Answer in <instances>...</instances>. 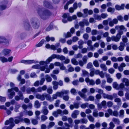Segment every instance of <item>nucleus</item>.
Here are the masks:
<instances>
[{
    "instance_id": "1",
    "label": "nucleus",
    "mask_w": 129,
    "mask_h": 129,
    "mask_svg": "<svg viewBox=\"0 0 129 129\" xmlns=\"http://www.w3.org/2000/svg\"><path fill=\"white\" fill-rule=\"evenodd\" d=\"M115 28L117 30V33L116 36H112V41L118 42L119 41L121 38V36L123 33V30L126 31V29L124 26L123 25H116Z\"/></svg>"
},
{
    "instance_id": "2",
    "label": "nucleus",
    "mask_w": 129,
    "mask_h": 129,
    "mask_svg": "<svg viewBox=\"0 0 129 129\" xmlns=\"http://www.w3.org/2000/svg\"><path fill=\"white\" fill-rule=\"evenodd\" d=\"M47 60L46 61H42L39 62L40 65L39 64H36L32 66V68L35 69H40L42 71H45V73H48L50 72V70L47 68V64L49 63L46 62Z\"/></svg>"
},
{
    "instance_id": "3",
    "label": "nucleus",
    "mask_w": 129,
    "mask_h": 129,
    "mask_svg": "<svg viewBox=\"0 0 129 129\" xmlns=\"http://www.w3.org/2000/svg\"><path fill=\"white\" fill-rule=\"evenodd\" d=\"M47 87L46 85H44L42 87H39L36 89L34 87L31 88L29 87L26 90L27 93L28 94L31 93V92L36 93L37 92H41L43 91L46 90Z\"/></svg>"
},
{
    "instance_id": "4",
    "label": "nucleus",
    "mask_w": 129,
    "mask_h": 129,
    "mask_svg": "<svg viewBox=\"0 0 129 129\" xmlns=\"http://www.w3.org/2000/svg\"><path fill=\"white\" fill-rule=\"evenodd\" d=\"M62 17V21L64 23L67 22L68 21H71L73 20L76 19L77 18L75 15H74L72 17L70 16V14L69 13L64 14Z\"/></svg>"
},
{
    "instance_id": "5",
    "label": "nucleus",
    "mask_w": 129,
    "mask_h": 129,
    "mask_svg": "<svg viewBox=\"0 0 129 129\" xmlns=\"http://www.w3.org/2000/svg\"><path fill=\"white\" fill-rule=\"evenodd\" d=\"M56 58L62 61L65 59V57L63 55H60L56 54H53L47 59L46 62H48L51 61L53 59Z\"/></svg>"
},
{
    "instance_id": "6",
    "label": "nucleus",
    "mask_w": 129,
    "mask_h": 129,
    "mask_svg": "<svg viewBox=\"0 0 129 129\" xmlns=\"http://www.w3.org/2000/svg\"><path fill=\"white\" fill-rule=\"evenodd\" d=\"M38 12L41 17L44 19L50 14V12L47 10L43 11L42 10H40Z\"/></svg>"
},
{
    "instance_id": "7",
    "label": "nucleus",
    "mask_w": 129,
    "mask_h": 129,
    "mask_svg": "<svg viewBox=\"0 0 129 129\" xmlns=\"http://www.w3.org/2000/svg\"><path fill=\"white\" fill-rule=\"evenodd\" d=\"M13 121V119L12 118H10L9 120H7L6 121L5 124L6 125L9 124L10 126L8 127L5 126L2 128V129H11L15 125Z\"/></svg>"
},
{
    "instance_id": "8",
    "label": "nucleus",
    "mask_w": 129,
    "mask_h": 129,
    "mask_svg": "<svg viewBox=\"0 0 129 129\" xmlns=\"http://www.w3.org/2000/svg\"><path fill=\"white\" fill-rule=\"evenodd\" d=\"M13 90L17 92L18 91L19 89L18 87H15L13 88H12L11 89H8V92L9 93L8 95L9 99H11L12 98L13 96L15 95V92L14 91H13Z\"/></svg>"
},
{
    "instance_id": "9",
    "label": "nucleus",
    "mask_w": 129,
    "mask_h": 129,
    "mask_svg": "<svg viewBox=\"0 0 129 129\" xmlns=\"http://www.w3.org/2000/svg\"><path fill=\"white\" fill-rule=\"evenodd\" d=\"M38 62V61L34 60H22L19 63H22L25 64H29L32 63H36Z\"/></svg>"
},
{
    "instance_id": "10",
    "label": "nucleus",
    "mask_w": 129,
    "mask_h": 129,
    "mask_svg": "<svg viewBox=\"0 0 129 129\" xmlns=\"http://www.w3.org/2000/svg\"><path fill=\"white\" fill-rule=\"evenodd\" d=\"M79 94L84 99L85 101H88L89 100L92 101H94V97L91 96H89L88 98H87L85 95L84 94L80 92H79Z\"/></svg>"
},
{
    "instance_id": "11",
    "label": "nucleus",
    "mask_w": 129,
    "mask_h": 129,
    "mask_svg": "<svg viewBox=\"0 0 129 129\" xmlns=\"http://www.w3.org/2000/svg\"><path fill=\"white\" fill-rule=\"evenodd\" d=\"M11 53V50L10 49H4L2 52V54L5 56L9 55Z\"/></svg>"
},
{
    "instance_id": "12",
    "label": "nucleus",
    "mask_w": 129,
    "mask_h": 129,
    "mask_svg": "<svg viewBox=\"0 0 129 129\" xmlns=\"http://www.w3.org/2000/svg\"><path fill=\"white\" fill-rule=\"evenodd\" d=\"M45 93L42 94L37 93L36 95V97L38 99L40 100L41 101H43L45 100Z\"/></svg>"
},
{
    "instance_id": "13",
    "label": "nucleus",
    "mask_w": 129,
    "mask_h": 129,
    "mask_svg": "<svg viewBox=\"0 0 129 129\" xmlns=\"http://www.w3.org/2000/svg\"><path fill=\"white\" fill-rule=\"evenodd\" d=\"M18 96L17 95L15 98V99L17 101H18L20 99L22 100L24 99V97L21 92L19 91L18 93Z\"/></svg>"
},
{
    "instance_id": "14",
    "label": "nucleus",
    "mask_w": 129,
    "mask_h": 129,
    "mask_svg": "<svg viewBox=\"0 0 129 129\" xmlns=\"http://www.w3.org/2000/svg\"><path fill=\"white\" fill-rule=\"evenodd\" d=\"M85 24L86 25H89V23L87 20L84 19L83 20V21L80 22L79 23V26L82 27L84 26Z\"/></svg>"
},
{
    "instance_id": "15",
    "label": "nucleus",
    "mask_w": 129,
    "mask_h": 129,
    "mask_svg": "<svg viewBox=\"0 0 129 129\" xmlns=\"http://www.w3.org/2000/svg\"><path fill=\"white\" fill-rule=\"evenodd\" d=\"M58 114H60L61 116L63 115V114L62 113V111L60 109H58L53 113V115L55 117H57L58 116Z\"/></svg>"
},
{
    "instance_id": "16",
    "label": "nucleus",
    "mask_w": 129,
    "mask_h": 129,
    "mask_svg": "<svg viewBox=\"0 0 129 129\" xmlns=\"http://www.w3.org/2000/svg\"><path fill=\"white\" fill-rule=\"evenodd\" d=\"M85 81L87 83L88 85H93L95 84V82L93 80L91 79L90 80L88 78L85 79Z\"/></svg>"
},
{
    "instance_id": "17",
    "label": "nucleus",
    "mask_w": 129,
    "mask_h": 129,
    "mask_svg": "<svg viewBox=\"0 0 129 129\" xmlns=\"http://www.w3.org/2000/svg\"><path fill=\"white\" fill-rule=\"evenodd\" d=\"M103 96L104 98H106L108 100H112L113 99V96L111 95H109L105 93H103Z\"/></svg>"
},
{
    "instance_id": "18",
    "label": "nucleus",
    "mask_w": 129,
    "mask_h": 129,
    "mask_svg": "<svg viewBox=\"0 0 129 129\" xmlns=\"http://www.w3.org/2000/svg\"><path fill=\"white\" fill-rule=\"evenodd\" d=\"M118 22L117 19L116 18L110 21L109 23V26L110 27H112L114 25V24H117Z\"/></svg>"
},
{
    "instance_id": "19",
    "label": "nucleus",
    "mask_w": 129,
    "mask_h": 129,
    "mask_svg": "<svg viewBox=\"0 0 129 129\" xmlns=\"http://www.w3.org/2000/svg\"><path fill=\"white\" fill-rule=\"evenodd\" d=\"M67 67L68 69V70H66L65 71L66 73H67L68 72H71L74 71V69L71 65L69 64L68 65Z\"/></svg>"
},
{
    "instance_id": "20",
    "label": "nucleus",
    "mask_w": 129,
    "mask_h": 129,
    "mask_svg": "<svg viewBox=\"0 0 129 129\" xmlns=\"http://www.w3.org/2000/svg\"><path fill=\"white\" fill-rule=\"evenodd\" d=\"M7 2L6 1L4 3H2L0 5V10H3L6 8V4Z\"/></svg>"
},
{
    "instance_id": "21",
    "label": "nucleus",
    "mask_w": 129,
    "mask_h": 129,
    "mask_svg": "<svg viewBox=\"0 0 129 129\" xmlns=\"http://www.w3.org/2000/svg\"><path fill=\"white\" fill-rule=\"evenodd\" d=\"M124 5L123 4H122L121 6L118 5H116L115 6L116 9L118 10H123L124 8Z\"/></svg>"
},
{
    "instance_id": "22",
    "label": "nucleus",
    "mask_w": 129,
    "mask_h": 129,
    "mask_svg": "<svg viewBox=\"0 0 129 129\" xmlns=\"http://www.w3.org/2000/svg\"><path fill=\"white\" fill-rule=\"evenodd\" d=\"M106 77L107 78V82L108 83H111L113 81V79L110 77V75L108 74H106Z\"/></svg>"
},
{
    "instance_id": "23",
    "label": "nucleus",
    "mask_w": 129,
    "mask_h": 129,
    "mask_svg": "<svg viewBox=\"0 0 129 129\" xmlns=\"http://www.w3.org/2000/svg\"><path fill=\"white\" fill-rule=\"evenodd\" d=\"M79 113V111L77 110H75L74 111L72 115V117L73 118H76L77 116Z\"/></svg>"
},
{
    "instance_id": "24",
    "label": "nucleus",
    "mask_w": 129,
    "mask_h": 129,
    "mask_svg": "<svg viewBox=\"0 0 129 129\" xmlns=\"http://www.w3.org/2000/svg\"><path fill=\"white\" fill-rule=\"evenodd\" d=\"M45 98L50 102H52L53 101V99L51 97L50 95L47 94L45 93Z\"/></svg>"
},
{
    "instance_id": "25",
    "label": "nucleus",
    "mask_w": 129,
    "mask_h": 129,
    "mask_svg": "<svg viewBox=\"0 0 129 129\" xmlns=\"http://www.w3.org/2000/svg\"><path fill=\"white\" fill-rule=\"evenodd\" d=\"M22 119L20 117H18L15 118L14 122L16 124L22 121Z\"/></svg>"
},
{
    "instance_id": "26",
    "label": "nucleus",
    "mask_w": 129,
    "mask_h": 129,
    "mask_svg": "<svg viewBox=\"0 0 129 129\" xmlns=\"http://www.w3.org/2000/svg\"><path fill=\"white\" fill-rule=\"evenodd\" d=\"M60 44L59 43H56V44L55 46L53 45H51L50 49L52 50H56V48L58 47L59 46H60Z\"/></svg>"
},
{
    "instance_id": "27",
    "label": "nucleus",
    "mask_w": 129,
    "mask_h": 129,
    "mask_svg": "<svg viewBox=\"0 0 129 129\" xmlns=\"http://www.w3.org/2000/svg\"><path fill=\"white\" fill-rule=\"evenodd\" d=\"M30 23L31 25L35 27V28H37L38 27H38H36V25L37 24V23L35 22V20L34 19H32L30 20Z\"/></svg>"
},
{
    "instance_id": "28",
    "label": "nucleus",
    "mask_w": 129,
    "mask_h": 129,
    "mask_svg": "<svg viewBox=\"0 0 129 129\" xmlns=\"http://www.w3.org/2000/svg\"><path fill=\"white\" fill-rule=\"evenodd\" d=\"M125 46V44L122 42H121L120 43V46L118 47L120 51H122L124 48Z\"/></svg>"
},
{
    "instance_id": "29",
    "label": "nucleus",
    "mask_w": 129,
    "mask_h": 129,
    "mask_svg": "<svg viewBox=\"0 0 129 129\" xmlns=\"http://www.w3.org/2000/svg\"><path fill=\"white\" fill-rule=\"evenodd\" d=\"M101 68L104 71H106L107 70V68L106 65L104 63L101 64L100 65Z\"/></svg>"
},
{
    "instance_id": "30",
    "label": "nucleus",
    "mask_w": 129,
    "mask_h": 129,
    "mask_svg": "<svg viewBox=\"0 0 129 129\" xmlns=\"http://www.w3.org/2000/svg\"><path fill=\"white\" fill-rule=\"evenodd\" d=\"M122 82L125 83V85L127 86H129V81L126 78H124L122 80Z\"/></svg>"
},
{
    "instance_id": "31",
    "label": "nucleus",
    "mask_w": 129,
    "mask_h": 129,
    "mask_svg": "<svg viewBox=\"0 0 129 129\" xmlns=\"http://www.w3.org/2000/svg\"><path fill=\"white\" fill-rule=\"evenodd\" d=\"M93 17L95 20H97L98 21L101 20L102 19L101 15L96 14H94Z\"/></svg>"
},
{
    "instance_id": "32",
    "label": "nucleus",
    "mask_w": 129,
    "mask_h": 129,
    "mask_svg": "<svg viewBox=\"0 0 129 129\" xmlns=\"http://www.w3.org/2000/svg\"><path fill=\"white\" fill-rule=\"evenodd\" d=\"M0 60L3 63L6 62L8 61V59L4 56H0Z\"/></svg>"
},
{
    "instance_id": "33",
    "label": "nucleus",
    "mask_w": 129,
    "mask_h": 129,
    "mask_svg": "<svg viewBox=\"0 0 129 129\" xmlns=\"http://www.w3.org/2000/svg\"><path fill=\"white\" fill-rule=\"evenodd\" d=\"M41 104L39 102V101H36L34 103V106L36 108H38L40 107Z\"/></svg>"
},
{
    "instance_id": "34",
    "label": "nucleus",
    "mask_w": 129,
    "mask_h": 129,
    "mask_svg": "<svg viewBox=\"0 0 129 129\" xmlns=\"http://www.w3.org/2000/svg\"><path fill=\"white\" fill-rule=\"evenodd\" d=\"M114 101L115 102L117 103V104L118 105L120 106L121 104V100L119 98H115L114 100Z\"/></svg>"
},
{
    "instance_id": "35",
    "label": "nucleus",
    "mask_w": 129,
    "mask_h": 129,
    "mask_svg": "<svg viewBox=\"0 0 129 129\" xmlns=\"http://www.w3.org/2000/svg\"><path fill=\"white\" fill-rule=\"evenodd\" d=\"M84 41L82 40H80L78 42V44L79 45L78 48L79 49H81L83 47L82 45L84 44Z\"/></svg>"
},
{
    "instance_id": "36",
    "label": "nucleus",
    "mask_w": 129,
    "mask_h": 129,
    "mask_svg": "<svg viewBox=\"0 0 129 129\" xmlns=\"http://www.w3.org/2000/svg\"><path fill=\"white\" fill-rule=\"evenodd\" d=\"M45 79L47 82H50L52 81V78L48 75H46L45 76Z\"/></svg>"
},
{
    "instance_id": "37",
    "label": "nucleus",
    "mask_w": 129,
    "mask_h": 129,
    "mask_svg": "<svg viewBox=\"0 0 129 129\" xmlns=\"http://www.w3.org/2000/svg\"><path fill=\"white\" fill-rule=\"evenodd\" d=\"M113 87L116 90L119 89V85L116 82H114L113 84Z\"/></svg>"
},
{
    "instance_id": "38",
    "label": "nucleus",
    "mask_w": 129,
    "mask_h": 129,
    "mask_svg": "<svg viewBox=\"0 0 129 129\" xmlns=\"http://www.w3.org/2000/svg\"><path fill=\"white\" fill-rule=\"evenodd\" d=\"M69 91L68 90H64L63 91L59 92V93H57L59 95H60L61 96L64 94H66L68 93Z\"/></svg>"
},
{
    "instance_id": "39",
    "label": "nucleus",
    "mask_w": 129,
    "mask_h": 129,
    "mask_svg": "<svg viewBox=\"0 0 129 129\" xmlns=\"http://www.w3.org/2000/svg\"><path fill=\"white\" fill-rule=\"evenodd\" d=\"M46 39L47 42H49L50 40L52 41H53L55 40V38L54 37H50L49 36L47 37L46 38Z\"/></svg>"
},
{
    "instance_id": "40",
    "label": "nucleus",
    "mask_w": 129,
    "mask_h": 129,
    "mask_svg": "<svg viewBox=\"0 0 129 129\" xmlns=\"http://www.w3.org/2000/svg\"><path fill=\"white\" fill-rule=\"evenodd\" d=\"M112 120L115 124H120V121L118 119L113 118L112 119Z\"/></svg>"
},
{
    "instance_id": "41",
    "label": "nucleus",
    "mask_w": 129,
    "mask_h": 129,
    "mask_svg": "<svg viewBox=\"0 0 129 129\" xmlns=\"http://www.w3.org/2000/svg\"><path fill=\"white\" fill-rule=\"evenodd\" d=\"M44 5L47 7V8H51V5L50 4V3L47 1H45L44 3Z\"/></svg>"
},
{
    "instance_id": "42",
    "label": "nucleus",
    "mask_w": 129,
    "mask_h": 129,
    "mask_svg": "<svg viewBox=\"0 0 129 129\" xmlns=\"http://www.w3.org/2000/svg\"><path fill=\"white\" fill-rule=\"evenodd\" d=\"M42 112L44 114L46 115L48 113V111L47 109V108L46 107H44L43 109L42 110Z\"/></svg>"
},
{
    "instance_id": "43",
    "label": "nucleus",
    "mask_w": 129,
    "mask_h": 129,
    "mask_svg": "<svg viewBox=\"0 0 129 129\" xmlns=\"http://www.w3.org/2000/svg\"><path fill=\"white\" fill-rule=\"evenodd\" d=\"M55 123L53 122H51L49 123V125L47 126V128L48 129H50L53 126L55 125Z\"/></svg>"
},
{
    "instance_id": "44",
    "label": "nucleus",
    "mask_w": 129,
    "mask_h": 129,
    "mask_svg": "<svg viewBox=\"0 0 129 129\" xmlns=\"http://www.w3.org/2000/svg\"><path fill=\"white\" fill-rule=\"evenodd\" d=\"M63 36L66 38H67L71 37V34L70 32H68L67 33H64L63 34Z\"/></svg>"
},
{
    "instance_id": "45",
    "label": "nucleus",
    "mask_w": 129,
    "mask_h": 129,
    "mask_svg": "<svg viewBox=\"0 0 129 129\" xmlns=\"http://www.w3.org/2000/svg\"><path fill=\"white\" fill-rule=\"evenodd\" d=\"M71 62L72 64L75 65H77L79 64L78 62L75 58H73L71 59Z\"/></svg>"
},
{
    "instance_id": "46",
    "label": "nucleus",
    "mask_w": 129,
    "mask_h": 129,
    "mask_svg": "<svg viewBox=\"0 0 129 129\" xmlns=\"http://www.w3.org/2000/svg\"><path fill=\"white\" fill-rule=\"evenodd\" d=\"M59 93V92H57L56 94H53L52 95V98L53 99V100L54 99H56L57 96L61 97L60 94L59 95L57 93Z\"/></svg>"
},
{
    "instance_id": "47",
    "label": "nucleus",
    "mask_w": 129,
    "mask_h": 129,
    "mask_svg": "<svg viewBox=\"0 0 129 129\" xmlns=\"http://www.w3.org/2000/svg\"><path fill=\"white\" fill-rule=\"evenodd\" d=\"M101 8L102 9L100 11L101 12H104L105 11V10L106 8V6L105 4L102 5L101 6Z\"/></svg>"
},
{
    "instance_id": "48",
    "label": "nucleus",
    "mask_w": 129,
    "mask_h": 129,
    "mask_svg": "<svg viewBox=\"0 0 129 129\" xmlns=\"http://www.w3.org/2000/svg\"><path fill=\"white\" fill-rule=\"evenodd\" d=\"M115 9L114 8L111 7H109L107 9V11L108 12H111V13H113L115 11Z\"/></svg>"
},
{
    "instance_id": "49",
    "label": "nucleus",
    "mask_w": 129,
    "mask_h": 129,
    "mask_svg": "<svg viewBox=\"0 0 129 129\" xmlns=\"http://www.w3.org/2000/svg\"><path fill=\"white\" fill-rule=\"evenodd\" d=\"M44 40H42L39 43L36 45V47H39L41 46L44 43Z\"/></svg>"
},
{
    "instance_id": "50",
    "label": "nucleus",
    "mask_w": 129,
    "mask_h": 129,
    "mask_svg": "<svg viewBox=\"0 0 129 129\" xmlns=\"http://www.w3.org/2000/svg\"><path fill=\"white\" fill-rule=\"evenodd\" d=\"M89 120L90 121L93 122L94 120V118L91 115H89L87 116Z\"/></svg>"
},
{
    "instance_id": "51",
    "label": "nucleus",
    "mask_w": 129,
    "mask_h": 129,
    "mask_svg": "<svg viewBox=\"0 0 129 129\" xmlns=\"http://www.w3.org/2000/svg\"><path fill=\"white\" fill-rule=\"evenodd\" d=\"M88 106V103H86L82 104L81 105V107L82 108L85 109Z\"/></svg>"
},
{
    "instance_id": "52",
    "label": "nucleus",
    "mask_w": 129,
    "mask_h": 129,
    "mask_svg": "<svg viewBox=\"0 0 129 129\" xmlns=\"http://www.w3.org/2000/svg\"><path fill=\"white\" fill-rule=\"evenodd\" d=\"M95 70V69L94 68H92L90 69V75L92 77L94 75Z\"/></svg>"
},
{
    "instance_id": "53",
    "label": "nucleus",
    "mask_w": 129,
    "mask_h": 129,
    "mask_svg": "<svg viewBox=\"0 0 129 129\" xmlns=\"http://www.w3.org/2000/svg\"><path fill=\"white\" fill-rule=\"evenodd\" d=\"M106 74H107L104 73L102 71H100L99 75L101 78H104L105 77V75L106 76Z\"/></svg>"
},
{
    "instance_id": "54",
    "label": "nucleus",
    "mask_w": 129,
    "mask_h": 129,
    "mask_svg": "<svg viewBox=\"0 0 129 129\" xmlns=\"http://www.w3.org/2000/svg\"><path fill=\"white\" fill-rule=\"evenodd\" d=\"M22 121H23L27 124H30V121L29 119L27 118H25L23 119H22Z\"/></svg>"
},
{
    "instance_id": "55",
    "label": "nucleus",
    "mask_w": 129,
    "mask_h": 129,
    "mask_svg": "<svg viewBox=\"0 0 129 129\" xmlns=\"http://www.w3.org/2000/svg\"><path fill=\"white\" fill-rule=\"evenodd\" d=\"M88 46L87 48L89 50L93 51L95 49V48L93 46L91 45L90 46Z\"/></svg>"
},
{
    "instance_id": "56",
    "label": "nucleus",
    "mask_w": 129,
    "mask_h": 129,
    "mask_svg": "<svg viewBox=\"0 0 129 129\" xmlns=\"http://www.w3.org/2000/svg\"><path fill=\"white\" fill-rule=\"evenodd\" d=\"M124 111L123 110H120L119 111V116L120 117H123L124 116Z\"/></svg>"
},
{
    "instance_id": "57",
    "label": "nucleus",
    "mask_w": 129,
    "mask_h": 129,
    "mask_svg": "<svg viewBox=\"0 0 129 129\" xmlns=\"http://www.w3.org/2000/svg\"><path fill=\"white\" fill-rule=\"evenodd\" d=\"M111 18H109L108 19V20H104L103 22V24L105 25H107L108 24V21L111 20Z\"/></svg>"
},
{
    "instance_id": "58",
    "label": "nucleus",
    "mask_w": 129,
    "mask_h": 129,
    "mask_svg": "<svg viewBox=\"0 0 129 129\" xmlns=\"http://www.w3.org/2000/svg\"><path fill=\"white\" fill-rule=\"evenodd\" d=\"M108 15L107 13H102L101 15V18H102L103 19L106 18L108 16Z\"/></svg>"
},
{
    "instance_id": "59",
    "label": "nucleus",
    "mask_w": 129,
    "mask_h": 129,
    "mask_svg": "<svg viewBox=\"0 0 129 129\" xmlns=\"http://www.w3.org/2000/svg\"><path fill=\"white\" fill-rule=\"evenodd\" d=\"M87 59L88 57L87 56L85 55L82 58V61L86 64L87 62Z\"/></svg>"
},
{
    "instance_id": "60",
    "label": "nucleus",
    "mask_w": 129,
    "mask_h": 129,
    "mask_svg": "<svg viewBox=\"0 0 129 129\" xmlns=\"http://www.w3.org/2000/svg\"><path fill=\"white\" fill-rule=\"evenodd\" d=\"M93 64L94 66L96 67H98L99 66V64L98 61L96 60L93 61Z\"/></svg>"
},
{
    "instance_id": "61",
    "label": "nucleus",
    "mask_w": 129,
    "mask_h": 129,
    "mask_svg": "<svg viewBox=\"0 0 129 129\" xmlns=\"http://www.w3.org/2000/svg\"><path fill=\"white\" fill-rule=\"evenodd\" d=\"M106 83V81L105 80H103L101 83V86L102 88L105 87V85Z\"/></svg>"
},
{
    "instance_id": "62",
    "label": "nucleus",
    "mask_w": 129,
    "mask_h": 129,
    "mask_svg": "<svg viewBox=\"0 0 129 129\" xmlns=\"http://www.w3.org/2000/svg\"><path fill=\"white\" fill-rule=\"evenodd\" d=\"M93 115L95 117H97L98 116V111L96 110H94L93 112Z\"/></svg>"
},
{
    "instance_id": "63",
    "label": "nucleus",
    "mask_w": 129,
    "mask_h": 129,
    "mask_svg": "<svg viewBox=\"0 0 129 129\" xmlns=\"http://www.w3.org/2000/svg\"><path fill=\"white\" fill-rule=\"evenodd\" d=\"M41 119L42 121H44L47 119V116L43 115L41 116Z\"/></svg>"
},
{
    "instance_id": "64",
    "label": "nucleus",
    "mask_w": 129,
    "mask_h": 129,
    "mask_svg": "<svg viewBox=\"0 0 129 129\" xmlns=\"http://www.w3.org/2000/svg\"><path fill=\"white\" fill-rule=\"evenodd\" d=\"M33 114V113L31 111H27L25 114L26 115H27L29 116H32Z\"/></svg>"
}]
</instances>
